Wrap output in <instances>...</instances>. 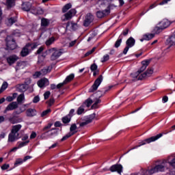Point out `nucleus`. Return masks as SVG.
I'll return each mask as SVG.
<instances>
[{"label":"nucleus","instance_id":"f257e3e1","mask_svg":"<svg viewBox=\"0 0 175 175\" xmlns=\"http://www.w3.org/2000/svg\"><path fill=\"white\" fill-rule=\"evenodd\" d=\"M150 62H151V59H146L142 62V66L134 74H131L132 77L136 79L137 80H143V79H146V77H150L152 73H154V68H148L145 72V69H147V66L150 65Z\"/></svg>","mask_w":175,"mask_h":175},{"label":"nucleus","instance_id":"f03ea898","mask_svg":"<svg viewBox=\"0 0 175 175\" xmlns=\"http://www.w3.org/2000/svg\"><path fill=\"white\" fill-rule=\"evenodd\" d=\"M21 128H23L21 124L12 126L11 131L8 135V143H14V142L18 140V139L21 137L19 133Z\"/></svg>","mask_w":175,"mask_h":175},{"label":"nucleus","instance_id":"7ed1b4c3","mask_svg":"<svg viewBox=\"0 0 175 175\" xmlns=\"http://www.w3.org/2000/svg\"><path fill=\"white\" fill-rule=\"evenodd\" d=\"M136 43V40L133 37H130L126 41V47L123 50V54L126 55L128 51H129V49H131V47H133L135 46V44Z\"/></svg>","mask_w":175,"mask_h":175},{"label":"nucleus","instance_id":"20e7f679","mask_svg":"<svg viewBox=\"0 0 175 175\" xmlns=\"http://www.w3.org/2000/svg\"><path fill=\"white\" fill-rule=\"evenodd\" d=\"M6 46L8 50H14L17 45L16 44V41L12 36H7L6 38Z\"/></svg>","mask_w":175,"mask_h":175},{"label":"nucleus","instance_id":"39448f33","mask_svg":"<svg viewBox=\"0 0 175 175\" xmlns=\"http://www.w3.org/2000/svg\"><path fill=\"white\" fill-rule=\"evenodd\" d=\"M102 81H103V77L100 75L94 81V83L92 85V88L89 90V92H95V91L98 90V87H99V85H100L102 83Z\"/></svg>","mask_w":175,"mask_h":175},{"label":"nucleus","instance_id":"423d86ee","mask_svg":"<svg viewBox=\"0 0 175 175\" xmlns=\"http://www.w3.org/2000/svg\"><path fill=\"white\" fill-rule=\"evenodd\" d=\"M163 136V133H160L156 136L151 137L150 138H148L145 139L144 142H141L140 144L138 146V147H140V146H144L146 143L150 144L152 143V142H156V140H158V139H161Z\"/></svg>","mask_w":175,"mask_h":175},{"label":"nucleus","instance_id":"0eeeda50","mask_svg":"<svg viewBox=\"0 0 175 175\" xmlns=\"http://www.w3.org/2000/svg\"><path fill=\"white\" fill-rule=\"evenodd\" d=\"M75 14H76V10L74 9H71L69 12H68L62 17V19L63 21L70 20V18H72V17H73Z\"/></svg>","mask_w":175,"mask_h":175},{"label":"nucleus","instance_id":"6e6552de","mask_svg":"<svg viewBox=\"0 0 175 175\" xmlns=\"http://www.w3.org/2000/svg\"><path fill=\"white\" fill-rule=\"evenodd\" d=\"M61 55H62V51L61 49H56L54 48V51L52 52L51 59L52 61H55V59H58Z\"/></svg>","mask_w":175,"mask_h":175},{"label":"nucleus","instance_id":"1a4fd4ad","mask_svg":"<svg viewBox=\"0 0 175 175\" xmlns=\"http://www.w3.org/2000/svg\"><path fill=\"white\" fill-rule=\"evenodd\" d=\"M122 169H123L122 165L115 164L110 167L109 170L112 173H113L114 172H117V173H118V174H121V172H122Z\"/></svg>","mask_w":175,"mask_h":175},{"label":"nucleus","instance_id":"9d476101","mask_svg":"<svg viewBox=\"0 0 175 175\" xmlns=\"http://www.w3.org/2000/svg\"><path fill=\"white\" fill-rule=\"evenodd\" d=\"M94 21V16L91 14V13H88L85 16V19L83 21L84 27H88L91 23Z\"/></svg>","mask_w":175,"mask_h":175},{"label":"nucleus","instance_id":"9b49d317","mask_svg":"<svg viewBox=\"0 0 175 175\" xmlns=\"http://www.w3.org/2000/svg\"><path fill=\"white\" fill-rule=\"evenodd\" d=\"M18 107V103L17 102H12L10 103L4 110V113H8V111H12V110H16Z\"/></svg>","mask_w":175,"mask_h":175},{"label":"nucleus","instance_id":"f8f14e48","mask_svg":"<svg viewBox=\"0 0 175 175\" xmlns=\"http://www.w3.org/2000/svg\"><path fill=\"white\" fill-rule=\"evenodd\" d=\"M165 163H168L171 167L175 169V155H171L165 159Z\"/></svg>","mask_w":175,"mask_h":175},{"label":"nucleus","instance_id":"ddd939ff","mask_svg":"<svg viewBox=\"0 0 175 175\" xmlns=\"http://www.w3.org/2000/svg\"><path fill=\"white\" fill-rule=\"evenodd\" d=\"M172 22H170L167 19H163L159 23L158 25H160L163 29H166V28H167L172 24Z\"/></svg>","mask_w":175,"mask_h":175},{"label":"nucleus","instance_id":"4468645a","mask_svg":"<svg viewBox=\"0 0 175 175\" xmlns=\"http://www.w3.org/2000/svg\"><path fill=\"white\" fill-rule=\"evenodd\" d=\"M44 50V47L41 46L39 48V49L37 51V54H38V64H42L44 61V56L43 55H41L42 53H43V51Z\"/></svg>","mask_w":175,"mask_h":175},{"label":"nucleus","instance_id":"2eb2a0df","mask_svg":"<svg viewBox=\"0 0 175 175\" xmlns=\"http://www.w3.org/2000/svg\"><path fill=\"white\" fill-rule=\"evenodd\" d=\"M103 11H98L96 12V16L98 18H102L103 17H105V16H107L109 13H110V10L109 9H106V10H102Z\"/></svg>","mask_w":175,"mask_h":175},{"label":"nucleus","instance_id":"dca6fc26","mask_svg":"<svg viewBox=\"0 0 175 175\" xmlns=\"http://www.w3.org/2000/svg\"><path fill=\"white\" fill-rule=\"evenodd\" d=\"M46 105L48 109L44 111V116H47V114H50L51 113V109H50V107L53 106L54 105V100L53 98H51L49 100L46 101Z\"/></svg>","mask_w":175,"mask_h":175},{"label":"nucleus","instance_id":"f3484780","mask_svg":"<svg viewBox=\"0 0 175 175\" xmlns=\"http://www.w3.org/2000/svg\"><path fill=\"white\" fill-rule=\"evenodd\" d=\"M29 46L31 44H27L25 47L23 48L22 51H21V57H27L28 54H29Z\"/></svg>","mask_w":175,"mask_h":175},{"label":"nucleus","instance_id":"a211bd4d","mask_svg":"<svg viewBox=\"0 0 175 175\" xmlns=\"http://www.w3.org/2000/svg\"><path fill=\"white\" fill-rule=\"evenodd\" d=\"M94 118L95 113L90 115L86 121L80 124V126H85V125H88V124H91V122H92V120H94Z\"/></svg>","mask_w":175,"mask_h":175},{"label":"nucleus","instance_id":"6ab92c4d","mask_svg":"<svg viewBox=\"0 0 175 175\" xmlns=\"http://www.w3.org/2000/svg\"><path fill=\"white\" fill-rule=\"evenodd\" d=\"M32 8V3L30 2H25L22 4V10L25 12H29Z\"/></svg>","mask_w":175,"mask_h":175},{"label":"nucleus","instance_id":"aec40b11","mask_svg":"<svg viewBox=\"0 0 175 175\" xmlns=\"http://www.w3.org/2000/svg\"><path fill=\"white\" fill-rule=\"evenodd\" d=\"M45 133H48V136H49V137H54L58 135V129H53L48 132H45Z\"/></svg>","mask_w":175,"mask_h":175},{"label":"nucleus","instance_id":"412c9836","mask_svg":"<svg viewBox=\"0 0 175 175\" xmlns=\"http://www.w3.org/2000/svg\"><path fill=\"white\" fill-rule=\"evenodd\" d=\"M17 59H18V57L17 56L12 55L7 59V61L10 65H12V64H14V62H16Z\"/></svg>","mask_w":175,"mask_h":175},{"label":"nucleus","instance_id":"4be33fe9","mask_svg":"<svg viewBox=\"0 0 175 175\" xmlns=\"http://www.w3.org/2000/svg\"><path fill=\"white\" fill-rule=\"evenodd\" d=\"M167 43L169 46L175 45V34H173L167 40Z\"/></svg>","mask_w":175,"mask_h":175},{"label":"nucleus","instance_id":"5701e85b","mask_svg":"<svg viewBox=\"0 0 175 175\" xmlns=\"http://www.w3.org/2000/svg\"><path fill=\"white\" fill-rule=\"evenodd\" d=\"M27 117H34V116H36V110L33 109H28L27 110Z\"/></svg>","mask_w":175,"mask_h":175},{"label":"nucleus","instance_id":"b1692460","mask_svg":"<svg viewBox=\"0 0 175 175\" xmlns=\"http://www.w3.org/2000/svg\"><path fill=\"white\" fill-rule=\"evenodd\" d=\"M67 27H70L71 29H72L73 31H76V29L79 28V25H77V23L73 22H68L67 23Z\"/></svg>","mask_w":175,"mask_h":175},{"label":"nucleus","instance_id":"393cba45","mask_svg":"<svg viewBox=\"0 0 175 175\" xmlns=\"http://www.w3.org/2000/svg\"><path fill=\"white\" fill-rule=\"evenodd\" d=\"M77 133V126H76V124H73L71 125L70 128V133Z\"/></svg>","mask_w":175,"mask_h":175},{"label":"nucleus","instance_id":"a878e982","mask_svg":"<svg viewBox=\"0 0 175 175\" xmlns=\"http://www.w3.org/2000/svg\"><path fill=\"white\" fill-rule=\"evenodd\" d=\"M17 21V19L16 18H10L8 19V22H7V25H8L9 27L13 25V24H14V23H16Z\"/></svg>","mask_w":175,"mask_h":175},{"label":"nucleus","instance_id":"bb28decb","mask_svg":"<svg viewBox=\"0 0 175 175\" xmlns=\"http://www.w3.org/2000/svg\"><path fill=\"white\" fill-rule=\"evenodd\" d=\"M55 41V38L54 37H51L46 40L45 44L46 46H51V44H53L54 42Z\"/></svg>","mask_w":175,"mask_h":175},{"label":"nucleus","instance_id":"cd10ccee","mask_svg":"<svg viewBox=\"0 0 175 175\" xmlns=\"http://www.w3.org/2000/svg\"><path fill=\"white\" fill-rule=\"evenodd\" d=\"M155 36V34L154 33H150V34H145L144 35V40H151Z\"/></svg>","mask_w":175,"mask_h":175},{"label":"nucleus","instance_id":"c85d7f7f","mask_svg":"<svg viewBox=\"0 0 175 175\" xmlns=\"http://www.w3.org/2000/svg\"><path fill=\"white\" fill-rule=\"evenodd\" d=\"M73 79H75V74H71L66 78V79L64 80V82L66 83V84H68V83H69L70 81H72Z\"/></svg>","mask_w":175,"mask_h":175},{"label":"nucleus","instance_id":"c756f323","mask_svg":"<svg viewBox=\"0 0 175 175\" xmlns=\"http://www.w3.org/2000/svg\"><path fill=\"white\" fill-rule=\"evenodd\" d=\"M15 1L16 0H6V5L8 8H13V6L15 5Z\"/></svg>","mask_w":175,"mask_h":175},{"label":"nucleus","instance_id":"7c9ffc66","mask_svg":"<svg viewBox=\"0 0 175 175\" xmlns=\"http://www.w3.org/2000/svg\"><path fill=\"white\" fill-rule=\"evenodd\" d=\"M70 8H72V4L70 3H68L66 5H64L62 8L63 13H66V12L68 11L69 9H70Z\"/></svg>","mask_w":175,"mask_h":175},{"label":"nucleus","instance_id":"2f4dec72","mask_svg":"<svg viewBox=\"0 0 175 175\" xmlns=\"http://www.w3.org/2000/svg\"><path fill=\"white\" fill-rule=\"evenodd\" d=\"M73 135H75V133H68L62 138L61 141L65 142V140H67V139H69V137H70V136H73Z\"/></svg>","mask_w":175,"mask_h":175},{"label":"nucleus","instance_id":"473e14b6","mask_svg":"<svg viewBox=\"0 0 175 175\" xmlns=\"http://www.w3.org/2000/svg\"><path fill=\"white\" fill-rule=\"evenodd\" d=\"M19 90L22 92H25V91L28 90V85L26 84H22L19 86Z\"/></svg>","mask_w":175,"mask_h":175},{"label":"nucleus","instance_id":"72a5a7b5","mask_svg":"<svg viewBox=\"0 0 175 175\" xmlns=\"http://www.w3.org/2000/svg\"><path fill=\"white\" fill-rule=\"evenodd\" d=\"M8 121H10L11 124H17V122H18V120L16 119L15 116L10 117Z\"/></svg>","mask_w":175,"mask_h":175},{"label":"nucleus","instance_id":"f704fd0d","mask_svg":"<svg viewBox=\"0 0 175 175\" xmlns=\"http://www.w3.org/2000/svg\"><path fill=\"white\" fill-rule=\"evenodd\" d=\"M70 118L71 117L70 115H68L67 116H65L62 118V121L64 124H68V122H70Z\"/></svg>","mask_w":175,"mask_h":175},{"label":"nucleus","instance_id":"c9c22d12","mask_svg":"<svg viewBox=\"0 0 175 175\" xmlns=\"http://www.w3.org/2000/svg\"><path fill=\"white\" fill-rule=\"evenodd\" d=\"M162 31H163V29L161 27V25L156 26L154 29V32L155 33H159Z\"/></svg>","mask_w":175,"mask_h":175},{"label":"nucleus","instance_id":"e433bc0d","mask_svg":"<svg viewBox=\"0 0 175 175\" xmlns=\"http://www.w3.org/2000/svg\"><path fill=\"white\" fill-rule=\"evenodd\" d=\"M8 88V82H3L0 89V94H2L3 91H5Z\"/></svg>","mask_w":175,"mask_h":175},{"label":"nucleus","instance_id":"4c0bfd02","mask_svg":"<svg viewBox=\"0 0 175 175\" xmlns=\"http://www.w3.org/2000/svg\"><path fill=\"white\" fill-rule=\"evenodd\" d=\"M91 105H92V100L91 98H88L83 104V106H87V107H90Z\"/></svg>","mask_w":175,"mask_h":175},{"label":"nucleus","instance_id":"58836bf2","mask_svg":"<svg viewBox=\"0 0 175 175\" xmlns=\"http://www.w3.org/2000/svg\"><path fill=\"white\" fill-rule=\"evenodd\" d=\"M121 43H122V38H120V39H118L116 43H115V47L116 49H118V47H120V46H121Z\"/></svg>","mask_w":175,"mask_h":175},{"label":"nucleus","instance_id":"ea45409f","mask_svg":"<svg viewBox=\"0 0 175 175\" xmlns=\"http://www.w3.org/2000/svg\"><path fill=\"white\" fill-rule=\"evenodd\" d=\"M83 113H84V105H83L82 106L79 107L78 108V110H77V114L79 116H80V114H83Z\"/></svg>","mask_w":175,"mask_h":175},{"label":"nucleus","instance_id":"a19ab883","mask_svg":"<svg viewBox=\"0 0 175 175\" xmlns=\"http://www.w3.org/2000/svg\"><path fill=\"white\" fill-rule=\"evenodd\" d=\"M38 87H40V88H42V87L44 86V79H41L40 80H39L37 83Z\"/></svg>","mask_w":175,"mask_h":175},{"label":"nucleus","instance_id":"79ce46f5","mask_svg":"<svg viewBox=\"0 0 175 175\" xmlns=\"http://www.w3.org/2000/svg\"><path fill=\"white\" fill-rule=\"evenodd\" d=\"M53 69V66H46L44 68V73H50Z\"/></svg>","mask_w":175,"mask_h":175},{"label":"nucleus","instance_id":"37998d69","mask_svg":"<svg viewBox=\"0 0 175 175\" xmlns=\"http://www.w3.org/2000/svg\"><path fill=\"white\" fill-rule=\"evenodd\" d=\"M23 100H24V94H20V95L18 96V98H17L18 104V103H21V102H23Z\"/></svg>","mask_w":175,"mask_h":175},{"label":"nucleus","instance_id":"c03bdc74","mask_svg":"<svg viewBox=\"0 0 175 175\" xmlns=\"http://www.w3.org/2000/svg\"><path fill=\"white\" fill-rule=\"evenodd\" d=\"M90 70H92V72H95L96 70H98V65H96V64H92L90 66Z\"/></svg>","mask_w":175,"mask_h":175},{"label":"nucleus","instance_id":"a18cd8bd","mask_svg":"<svg viewBox=\"0 0 175 175\" xmlns=\"http://www.w3.org/2000/svg\"><path fill=\"white\" fill-rule=\"evenodd\" d=\"M29 143V141H25L23 142H21L18 146V148H21V147H24L25 146H27Z\"/></svg>","mask_w":175,"mask_h":175},{"label":"nucleus","instance_id":"49530a36","mask_svg":"<svg viewBox=\"0 0 175 175\" xmlns=\"http://www.w3.org/2000/svg\"><path fill=\"white\" fill-rule=\"evenodd\" d=\"M95 50H96V47H93L92 50L88 51L85 54V57H88V55H91V54H92V53H94V51H95Z\"/></svg>","mask_w":175,"mask_h":175},{"label":"nucleus","instance_id":"de8ad7c7","mask_svg":"<svg viewBox=\"0 0 175 175\" xmlns=\"http://www.w3.org/2000/svg\"><path fill=\"white\" fill-rule=\"evenodd\" d=\"M40 76H42V72L40 71H37L33 75L34 79H38V77H40Z\"/></svg>","mask_w":175,"mask_h":175},{"label":"nucleus","instance_id":"09e8293b","mask_svg":"<svg viewBox=\"0 0 175 175\" xmlns=\"http://www.w3.org/2000/svg\"><path fill=\"white\" fill-rule=\"evenodd\" d=\"M100 103V100L97 98L95 101V103L92 106V109H96V106H98V104Z\"/></svg>","mask_w":175,"mask_h":175},{"label":"nucleus","instance_id":"8fccbe9b","mask_svg":"<svg viewBox=\"0 0 175 175\" xmlns=\"http://www.w3.org/2000/svg\"><path fill=\"white\" fill-rule=\"evenodd\" d=\"M128 33H129V29H126L122 31V34L120 36V38H122V35L123 36H126Z\"/></svg>","mask_w":175,"mask_h":175},{"label":"nucleus","instance_id":"3c124183","mask_svg":"<svg viewBox=\"0 0 175 175\" xmlns=\"http://www.w3.org/2000/svg\"><path fill=\"white\" fill-rule=\"evenodd\" d=\"M109 58L110 57L109 56V55H105L103 56L101 62H106V61H109Z\"/></svg>","mask_w":175,"mask_h":175},{"label":"nucleus","instance_id":"603ef678","mask_svg":"<svg viewBox=\"0 0 175 175\" xmlns=\"http://www.w3.org/2000/svg\"><path fill=\"white\" fill-rule=\"evenodd\" d=\"M24 162V160H22L21 159H17L14 165H21Z\"/></svg>","mask_w":175,"mask_h":175},{"label":"nucleus","instance_id":"864d4df0","mask_svg":"<svg viewBox=\"0 0 175 175\" xmlns=\"http://www.w3.org/2000/svg\"><path fill=\"white\" fill-rule=\"evenodd\" d=\"M44 13V11L41 8H37V14H43Z\"/></svg>","mask_w":175,"mask_h":175},{"label":"nucleus","instance_id":"5fc2aeb1","mask_svg":"<svg viewBox=\"0 0 175 175\" xmlns=\"http://www.w3.org/2000/svg\"><path fill=\"white\" fill-rule=\"evenodd\" d=\"M53 51H54V48L51 49H48L47 51H45V55H50V54H51V53H53Z\"/></svg>","mask_w":175,"mask_h":175},{"label":"nucleus","instance_id":"6e6d98bb","mask_svg":"<svg viewBox=\"0 0 175 175\" xmlns=\"http://www.w3.org/2000/svg\"><path fill=\"white\" fill-rule=\"evenodd\" d=\"M30 44L29 47H31V49L32 50H33V49H36L38 47V44L37 43H32V44Z\"/></svg>","mask_w":175,"mask_h":175},{"label":"nucleus","instance_id":"4d7b16f0","mask_svg":"<svg viewBox=\"0 0 175 175\" xmlns=\"http://www.w3.org/2000/svg\"><path fill=\"white\" fill-rule=\"evenodd\" d=\"M9 164H3L2 166H1V169L2 170H6L8 169H9Z\"/></svg>","mask_w":175,"mask_h":175},{"label":"nucleus","instance_id":"13d9d810","mask_svg":"<svg viewBox=\"0 0 175 175\" xmlns=\"http://www.w3.org/2000/svg\"><path fill=\"white\" fill-rule=\"evenodd\" d=\"M65 84H66V82H65V81L63 83H60L59 84H57V85L56 86L57 88L59 89L61 88V87H64V85H65Z\"/></svg>","mask_w":175,"mask_h":175},{"label":"nucleus","instance_id":"bf43d9fd","mask_svg":"<svg viewBox=\"0 0 175 175\" xmlns=\"http://www.w3.org/2000/svg\"><path fill=\"white\" fill-rule=\"evenodd\" d=\"M50 91H47L44 93V99H48L49 96L51 95Z\"/></svg>","mask_w":175,"mask_h":175},{"label":"nucleus","instance_id":"052dcab7","mask_svg":"<svg viewBox=\"0 0 175 175\" xmlns=\"http://www.w3.org/2000/svg\"><path fill=\"white\" fill-rule=\"evenodd\" d=\"M77 40H73L68 44V47H73L76 44Z\"/></svg>","mask_w":175,"mask_h":175},{"label":"nucleus","instance_id":"680f3d73","mask_svg":"<svg viewBox=\"0 0 175 175\" xmlns=\"http://www.w3.org/2000/svg\"><path fill=\"white\" fill-rule=\"evenodd\" d=\"M5 100H7L8 102H12V101L14 100V97H12V96H8V97L5 98Z\"/></svg>","mask_w":175,"mask_h":175},{"label":"nucleus","instance_id":"e2e57ef3","mask_svg":"<svg viewBox=\"0 0 175 175\" xmlns=\"http://www.w3.org/2000/svg\"><path fill=\"white\" fill-rule=\"evenodd\" d=\"M39 100H40L39 96H35L34 98L33 99V103H38Z\"/></svg>","mask_w":175,"mask_h":175},{"label":"nucleus","instance_id":"0e129e2a","mask_svg":"<svg viewBox=\"0 0 175 175\" xmlns=\"http://www.w3.org/2000/svg\"><path fill=\"white\" fill-rule=\"evenodd\" d=\"M50 25V21L49 19H44V27H48Z\"/></svg>","mask_w":175,"mask_h":175},{"label":"nucleus","instance_id":"69168bd1","mask_svg":"<svg viewBox=\"0 0 175 175\" xmlns=\"http://www.w3.org/2000/svg\"><path fill=\"white\" fill-rule=\"evenodd\" d=\"M25 84L26 85H29V84H31V79H26L25 81Z\"/></svg>","mask_w":175,"mask_h":175},{"label":"nucleus","instance_id":"338daca9","mask_svg":"<svg viewBox=\"0 0 175 175\" xmlns=\"http://www.w3.org/2000/svg\"><path fill=\"white\" fill-rule=\"evenodd\" d=\"M23 66V64L21 63H18L16 66V70H20V68Z\"/></svg>","mask_w":175,"mask_h":175},{"label":"nucleus","instance_id":"774afa93","mask_svg":"<svg viewBox=\"0 0 175 175\" xmlns=\"http://www.w3.org/2000/svg\"><path fill=\"white\" fill-rule=\"evenodd\" d=\"M35 137H36V133L32 132L30 135V139H35Z\"/></svg>","mask_w":175,"mask_h":175}]
</instances>
